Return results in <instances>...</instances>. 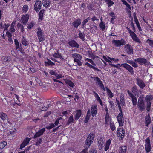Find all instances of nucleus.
I'll return each mask as SVG.
<instances>
[{
    "mask_svg": "<svg viewBox=\"0 0 153 153\" xmlns=\"http://www.w3.org/2000/svg\"><path fill=\"white\" fill-rule=\"evenodd\" d=\"M71 55L73 58L74 59V62H76L79 66H81L82 64L81 60L82 58V56L79 54L76 53L72 54Z\"/></svg>",
    "mask_w": 153,
    "mask_h": 153,
    "instance_id": "f257e3e1",
    "label": "nucleus"
},
{
    "mask_svg": "<svg viewBox=\"0 0 153 153\" xmlns=\"http://www.w3.org/2000/svg\"><path fill=\"white\" fill-rule=\"evenodd\" d=\"M112 43L114 46L117 47H120L121 46L125 45L126 44V42L125 39H121L120 40H113L112 41Z\"/></svg>",
    "mask_w": 153,
    "mask_h": 153,
    "instance_id": "f03ea898",
    "label": "nucleus"
},
{
    "mask_svg": "<svg viewBox=\"0 0 153 153\" xmlns=\"http://www.w3.org/2000/svg\"><path fill=\"white\" fill-rule=\"evenodd\" d=\"M36 34L39 41V42H42L45 40V38L44 36V32L43 30L40 27L38 28Z\"/></svg>",
    "mask_w": 153,
    "mask_h": 153,
    "instance_id": "7ed1b4c3",
    "label": "nucleus"
},
{
    "mask_svg": "<svg viewBox=\"0 0 153 153\" xmlns=\"http://www.w3.org/2000/svg\"><path fill=\"white\" fill-rule=\"evenodd\" d=\"M95 135L94 133H91L87 137L85 142V144L88 147L91 145L93 142Z\"/></svg>",
    "mask_w": 153,
    "mask_h": 153,
    "instance_id": "20e7f679",
    "label": "nucleus"
},
{
    "mask_svg": "<svg viewBox=\"0 0 153 153\" xmlns=\"http://www.w3.org/2000/svg\"><path fill=\"white\" fill-rule=\"evenodd\" d=\"M137 106L138 109L140 111H143L145 110L146 108L145 105L142 99H138Z\"/></svg>",
    "mask_w": 153,
    "mask_h": 153,
    "instance_id": "39448f33",
    "label": "nucleus"
},
{
    "mask_svg": "<svg viewBox=\"0 0 153 153\" xmlns=\"http://www.w3.org/2000/svg\"><path fill=\"white\" fill-rule=\"evenodd\" d=\"M124 48L125 51L128 54L131 55L133 53V48L129 44L125 45Z\"/></svg>",
    "mask_w": 153,
    "mask_h": 153,
    "instance_id": "423d86ee",
    "label": "nucleus"
},
{
    "mask_svg": "<svg viewBox=\"0 0 153 153\" xmlns=\"http://www.w3.org/2000/svg\"><path fill=\"white\" fill-rule=\"evenodd\" d=\"M120 67H123L126 69L128 70V71L132 74L134 73L133 68L129 65L127 63L122 64L121 65L119 64Z\"/></svg>",
    "mask_w": 153,
    "mask_h": 153,
    "instance_id": "0eeeda50",
    "label": "nucleus"
},
{
    "mask_svg": "<svg viewBox=\"0 0 153 153\" xmlns=\"http://www.w3.org/2000/svg\"><path fill=\"white\" fill-rule=\"evenodd\" d=\"M117 135L118 137H120L121 138H123L125 135V131L123 128L119 126L117 128Z\"/></svg>",
    "mask_w": 153,
    "mask_h": 153,
    "instance_id": "6e6552de",
    "label": "nucleus"
},
{
    "mask_svg": "<svg viewBox=\"0 0 153 153\" xmlns=\"http://www.w3.org/2000/svg\"><path fill=\"white\" fill-rule=\"evenodd\" d=\"M145 150L146 152L148 153L151 150V146L150 145V140L149 138H148L145 140Z\"/></svg>",
    "mask_w": 153,
    "mask_h": 153,
    "instance_id": "1a4fd4ad",
    "label": "nucleus"
},
{
    "mask_svg": "<svg viewBox=\"0 0 153 153\" xmlns=\"http://www.w3.org/2000/svg\"><path fill=\"white\" fill-rule=\"evenodd\" d=\"M127 92L129 97L131 98V100L133 105L134 106L136 105L137 102L136 97L129 90H128Z\"/></svg>",
    "mask_w": 153,
    "mask_h": 153,
    "instance_id": "9d476101",
    "label": "nucleus"
},
{
    "mask_svg": "<svg viewBox=\"0 0 153 153\" xmlns=\"http://www.w3.org/2000/svg\"><path fill=\"white\" fill-rule=\"evenodd\" d=\"M29 18V16L27 14L22 16L20 19L21 23L24 25H26L28 22Z\"/></svg>",
    "mask_w": 153,
    "mask_h": 153,
    "instance_id": "9b49d317",
    "label": "nucleus"
},
{
    "mask_svg": "<svg viewBox=\"0 0 153 153\" xmlns=\"http://www.w3.org/2000/svg\"><path fill=\"white\" fill-rule=\"evenodd\" d=\"M97 142L99 149L100 150L104 147V141L103 138L102 137H99L97 139Z\"/></svg>",
    "mask_w": 153,
    "mask_h": 153,
    "instance_id": "f8f14e48",
    "label": "nucleus"
},
{
    "mask_svg": "<svg viewBox=\"0 0 153 153\" xmlns=\"http://www.w3.org/2000/svg\"><path fill=\"white\" fill-rule=\"evenodd\" d=\"M42 6V3L39 0H37L34 6L35 10L37 12H38L41 9Z\"/></svg>",
    "mask_w": 153,
    "mask_h": 153,
    "instance_id": "ddd939ff",
    "label": "nucleus"
},
{
    "mask_svg": "<svg viewBox=\"0 0 153 153\" xmlns=\"http://www.w3.org/2000/svg\"><path fill=\"white\" fill-rule=\"evenodd\" d=\"M91 112L92 117H94L97 113V107L96 104L92 105L91 108Z\"/></svg>",
    "mask_w": 153,
    "mask_h": 153,
    "instance_id": "4468645a",
    "label": "nucleus"
},
{
    "mask_svg": "<svg viewBox=\"0 0 153 153\" xmlns=\"http://www.w3.org/2000/svg\"><path fill=\"white\" fill-rule=\"evenodd\" d=\"M94 80L98 84L100 88L103 89V90L105 91V88H104V85L100 79L97 77H94Z\"/></svg>",
    "mask_w": 153,
    "mask_h": 153,
    "instance_id": "2eb2a0df",
    "label": "nucleus"
},
{
    "mask_svg": "<svg viewBox=\"0 0 153 153\" xmlns=\"http://www.w3.org/2000/svg\"><path fill=\"white\" fill-rule=\"evenodd\" d=\"M137 84L142 89H143L146 86L144 81L140 79L137 78L136 79Z\"/></svg>",
    "mask_w": 153,
    "mask_h": 153,
    "instance_id": "dca6fc26",
    "label": "nucleus"
},
{
    "mask_svg": "<svg viewBox=\"0 0 153 153\" xmlns=\"http://www.w3.org/2000/svg\"><path fill=\"white\" fill-rule=\"evenodd\" d=\"M117 119L119 125L120 126H123L124 123V119L122 113H119L117 116Z\"/></svg>",
    "mask_w": 153,
    "mask_h": 153,
    "instance_id": "f3484780",
    "label": "nucleus"
},
{
    "mask_svg": "<svg viewBox=\"0 0 153 153\" xmlns=\"http://www.w3.org/2000/svg\"><path fill=\"white\" fill-rule=\"evenodd\" d=\"M135 61H137L139 64L140 65H145L146 62L147 61L146 59L144 58H139L135 59Z\"/></svg>",
    "mask_w": 153,
    "mask_h": 153,
    "instance_id": "a211bd4d",
    "label": "nucleus"
},
{
    "mask_svg": "<svg viewBox=\"0 0 153 153\" xmlns=\"http://www.w3.org/2000/svg\"><path fill=\"white\" fill-rule=\"evenodd\" d=\"M130 35L134 41L139 43H141V42L140 39L137 37L136 34L134 32Z\"/></svg>",
    "mask_w": 153,
    "mask_h": 153,
    "instance_id": "6ab92c4d",
    "label": "nucleus"
},
{
    "mask_svg": "<svg viewBox=\"0 0 153 153\" xmlns=\"http://www.w3.org/2000/svg\"><path fill=\"white\" fill-rule=\"evenodd\" d=\"M151 119L149 114H148L145 117V123L146 126H148L149 124L151 123Z\"/></svg>",
    "mask_w": 153,
    "mask_h": 153,
    "instance_id": "aec40b11",
    "label": "nucleus"
},
{
    "mask_svg": "<svg viewBox=\"0 0 153 153\" xmlns=\"http://www.w3.org/2000/svg\"><path fill=\"white\" fill-rule=\"evenodd\" d=\"M111 141V140L109 139L106 142L104 145V149L105 151H106L109 149Z\"/></svg>",
    "mask_w": 153,
    "mask_h": 153,
    "instance_id": "412c9836",
    "label": "nucleus"
},
{
    "mask_svg": "<svg viewBox=\"0 0 153 153\" xmlns=\"http://www.w3.org/2000/svg\"><path fill=\"white\" fill-rule=\"evenodd\" d=\"M69 45L72 47H76L79 48V45L74 40H71L68 43Z\"/></svg>",
    "mask_w": 153,
    "mask_h": 153,
    "instance_id": "4be33fe9",
    "label": "nucleus"
},
{
    "mask_svg": "<svg viewBox=\"0 0 153 153\" xmlns=\"http://www.w3.org/2000/svg\"><path fill=\"white\" fill-rule=\"evenodd\" d=\"M9 26L8 24L2 25L1 23H0V31H5L8 28Z\"/></svg>",
    "mask_w": 153,
    "mask_h": 153,
    "instance_id": "5701e85b",
    "label": "nucleus"
},
{
    "mask_svg": "<svg viewBox=\"0 0 153 153\" xmlns=\"http://www.w3.org/2000/svg\"><path fill=\"white\" fill-rule=\"evenodd\" d=\"M45 131V128L40 129L39 131L37 132L34 136V138H36L43 134V133Z\"/></svg>",
    "mask_w": 153,
    "mask_h": 153,
    "instance_id": "b1692460",
    "label": "nucleus"
},
{
    "mask_svg": "<svg viewBox=\"0 0 153 153\" xmlns=\"http://www.w3.org/2000/svg\"><path fill=\"white\" fill-rule=\"evenodd\" d=\"M81 20L80 19H78L76 20L73 22L72 23L73 25L75 28H77L78 26L81 24Z\"/></svg>",
    "mask_w": 153,
    "mask_h": 153,
    "instance_id": "393cba45",
    "label": "nucleus"
},
{
    "mask_svg": "<svg viewBox=\"0 0 153 153\" xmlns=\"http://www.w3.org/2000/svg\"><path fill=\"white\" fill-rule=\"evenodd\" d=\"M134 21H135V24L136 25L139 30V31H141L142 30L141 28L140 27V24L139 22L138 21V20L137 17V16H136L135 15L134 16Z\"/></svg>",
    "mask_w": 153,
    "mask_h": 153,
    "instance_id": "a878e982",
    "label": "nucleus"
},
{
    "mask_svg": "<svg viewBox=\"0 0 153 153\" xmlns=\"http://www.w3.org/2000/svg\"><path fill=\"white\" fill-rule=\"evenodd\" d=\"M93 93L94 94V96L96 100L99 102L100 105L102 106H103L102 102L98 94L94 91H93Z\"/></svg>",
    "mask_w": 153,
    "mask_h": 153,
    "instance_id": "bb28decb",
    "label": "nucleus"
},
{
    "mask_svg": "<svg viewBox=\"0 0 153 153\" xmlns=\"http://www.w3.org/2000/svg\"><path fill=\"white\" fill-rule=\"evenodd\" d=\"M153 100V95H148L145 97V100L146 102H151Z\"/></svg>",
    "mask_w": 153,
    "mask_h": 153,
    "instance_id": "cd10ccee",
    "label": "nucleus"
},
{
    "mask_svg": "<svg viewBox=\"0 0 153 153\" xmlns=\"http://www.w3.org/2000/svg\"><path fill=\"white\" fill-rule=\"evenodd\" d=\"M35 22L33 21H32L31 22H29L27 24V27L29 29H31L35 25Z\"/></svg>",
    "mask_w": 153,
    "mask_h": 153,
    "instance_id": "c85d7f7f",
    "label": "nucleus"
},
{
    "mask_svg": "<svg viewBox=\"0 0 153 153\" xmlns=\"http://www.w3.org/2000/svg\"><path fill=\"white\" fill-rule=\"evenodd\" d=\"M43 6L45 7H50L51 1L49 0H44L42 1Z\"/></svg>",
    "mask_w": 153,
    "mask_h": 153,
    "instance_id": "c756f323",
    "label": "nucleus"
},
{
    "mask_svg": "<svg viewBox=\"0 0 153 153\" xmlns=\"http://www.w3.org/2000/svg\"><path fill=\"white\" fill-rule=\"evenodd\" d=\"M0 117L3 121H4L7 119V116L6 114L1 112H0Z\"/></svg>",
    "mask_w": 153,
    "mask_h": 153,
    "instance_id": "7c9ffc66",
    "label": "nucleus"
},
{
    "mask_svg": "<svg viewBox=\"0 0 153 153\" xmlns=\"http://www.w3.org/2000/svg\"><path fill=\"white\" fill-rule=\"evenodd\" d=\"M127 147L126 146H122L120 148L119 153H126Z\"/></svg>",
    "mask_w": 153,
    "mask_h": 153,
    "instance_id": "2f4dec72",
    "label": "nucleus"
},
{
    "mask_svg": "<svg viewBox=\"0 0 153 153\" xmlns=\"http://www.w3.org/2000/svg\"><path fill=\"white\" fill-rule=\"evenodd\" d=\"M16 24V21H13L10 27V31L12 32H14L15 31L14 28Z\"/></svg>",
    "mask_w": 153,
    "mask_h": 153,
    "instance_id": "473e14b6",
    "label": "nucleus"
},
{
    "mask_svg": "<svg viewBox=\"0 0 153 153\" xmlns=\"http://www.w3.org/2000/svg\"><path fill=\"white\" fill-rule=\"evenodd\" d=\"M45 10H41L39 13V19L42 21L43 19V14L44 13Z\"/></svg>",
    "mask_w": 153,
    "mask_h": 153,
    "instance_id": "72a5a7b5",
    "label": "nucleus"
},
{
    "mask_svg": "<svg viewBox=\"0 0 153 153\" xmlns=\"http://www.w3.org/2000/svg\"><path fill=\"white\" fill-rule=\"evenodd\" d=\"M90 116L91 114L90 113V110L88 109L87 114V116L84 120V122L85 123H87L88 121Z\"/></svg>",
    "mask_w": 153,
    "mask_h": 153,
    "instance_id": "f704fd0d",
    "label": "nucleus"
},
{
    "mask_svg": "<svg viewBox=\"0 0 153 153\" xmlns=\"http://www.w3.org/2000/svg\"><path fill=\"white\" fill-rule=\"evenodd\" d=\"M21 42L22 44L25 46H28L29 44V42L26 40V39L24 37H23L22 39Z\"/></svg>",
    "mask_w": 153,
    "mask_h": 153,
    "instance_id": "c9c22d12",
    "label": "nucleus"
},
{
    "mask_svg": "<svg viewBox=\"0 0 153 153\" xmlns=\"http://www.w3.org/2000/svg\"><path fill=\"white\" fill-rule=\"evenodd\" d=\"M81 111L80 110H78L76 111V113L75 116V119L78 120L81 116Z\"/></svg>",
    "mask_w": 153,
    "mask_h": 153,
    "instance_id": "e433bc0d",
    "label": "nucleus"
},
{
    "mask_svg": "<svg viewBox=\"0 0 153 153\" xmlns=\"http://www.w3.org/2000/svg\"><path fill=\"white\" fill-rule=\"evenodd\" d=\"M106 91L107 92L108 95L109 96V97L111 98L113 97V94L111 92V90L107 87H106Z\"/></svg>",
    "mask_w": 153,
    "mask_h": 153,
    "instance_id": "4c0bfd02",
    "label": "nucleus"
},
{
    "mask_svg": "<svg viewBox=\"0 0 153 153\" xmlns=\"http://www.w3.org/2000/svg\"><path fill=\"white\" fill-rule=\"evenodd\" d=\"M132 91L135 95L138 93V90L136 86L133 87L132 88Z\"/></svg>",
    "mask_w": 153,
    "mask_h": 153,
    "instance_id": "58836bf2",
    "label": "nucleus"
},
{
    "mask_svg": "<svg viewBox=\"0 0 153 153\" xmlns=\"http://www.w3.org/2000/svg\"><path fill=\"white\" fill-rule=\"evenodd\" d=\"M105 2L107 3L108 7H110L114 4V2L111 0H105Z\"/></svg>",
    "mask_w": 153,
    "mask_h": 153,
    "instance_id": "ea45409f",
    "label": "nucleus"
},
{
    "mask_svg": "<svg viewBox=\"0 0 153 153\" xmlns=\"http://www.w3.org/2000/svg\"><path fill=\"white\" fill-rule=\"evenodd\" d=\"M74 120L73 116H70L68 118L67 123V125H69L71 123L73 122Z\"/></svg>",
    "mask_w": 153,
    "mask_h": 153,
    "instance_id": "a19ab883",
    "label": "nucleus"
},
{
    "mask_svg": "<svg viewBox=\"0 0 153 153\" xmlns=\"http://www.w3.org/2000/svg\"><path fill=\"white\" fill-rule=\"evenodd\" d=\"M120 101L121 104L122 106H124L125 104V102L123 98V96L122 94L120 96Z\"/></svg>",
    "mask_w": 153,
    "mask_h": 153,
    "instance_id": "79ce46f5",
    "label": "nucleus"
},
{
    "mask_svg": "<svg viewBox=\"0 0 153 153\" xmlns=\"http://www.w3.org/2000/svg\"><path fill=\"white\" fill-rule=\"evenodd\" d=\"M48 61L47 62H45V65H48L53 66L55 64L54 63L51 62L50 59H48Z\"/></svg>",
    "mask_w": 153,
    "mask_h": 153,
    "instance_id": "37998d69",
    "label": "nucleus"
},
{
    "mask_svg": "<svg viewBox=\"0 0 153 153\" xmlns=\"http://www.w3.org/2000/svg\"><path fill=\"white\" fill-rule=\"evenodd\" d=\"M66 83L71 87H73L74 85L73 82L70 80H68L65 81Z\"/></svg>",
    "mask_w": 153,
    "mask_h": 153,
    "instance_id": "c03bdc74",
    "label": "nucleus"
},
{
    "mask_svg": "<svg viewBox=\"0 0 153 153\" xmlns=\"http://www.w3.org/2000/svg\"><path fill=\"white\" fill-rule=\"evenodd\" d=\"M7 143L5 141L0 142V149H3L7 145Z\"/></svg>",
    "mask_w": 153,
    "mask_h": 153,
    "instance_id": "a18cd8bd",
    "label": "nucleus"
},
{
    "mask_svg": "<svg viewBox=\"0 0 153 153\" xmlns=\"http://www.w3.org/2000/svg\"><path fill=\"white\" fill-rule=\"evenodd\" d=\"M90 19V17H88L86 19L84 20L82 22V25L83 27H84L85 25L86 24Z\"/></svg>",
    "mask_w": 153,
    "mask_h": 153,
    "instance_id": "49530a36",
    "label": "nucleus"
},
{
    "mask_svg": "<svg viewBox=\"0 0 153 153\" xmlns=\"http://www.w3.org/2000/svg\"><path fill=\"white\" fill-rule=\"evenodd\" d=\"M55 76L56 77V79H59L63 78L64 77V75L60 74H58L57 72Z\"/></svg>",
    "mask_w": 153,
    "mask_h": 153,
    "instance_id": "de8ad7c7",
    "label": "nucleus"
},
{
    "mask_svg": "<svg viewBox=\"0 0 153 153\" xmlns=\"http://www.w3.org/2000/svg\"><path fill=\"white\" fill-rule=\"evenodd\" d=\"M85 61H88V62L91 63L92 65H93L94 66L96 65V64L94 62V61L92 59H90L86 58L85 59Z\"/></svg>",
    "mask_w": 153,
    "mask_h": 153,
    "instance_id": "09e8293b",
    "label": "nucleus"
},
{
    "mask_svg": "<svg viewBox=\"0 0 153 153\" xmlns=\"http://www.w3.org/2000/svg\"><path fill=\"white\" fill-rule=\"evenodd\" d=\"M85 61H88V62L91 63L92 65H93L94 66L96 65V64L94 62V61L92 59H90L86 58L85 59Z\"/></svg>",
    "mask_w": 153,
    "mask_h": 153,
    "instance_id": "8fccbe9b",
    "label": "nucleus"
},
{
    "mask_svg": "<svg viewBox=\"0 0 153 153\" xmlns=\"http://www.w3.org/2000/svg\"><path fill=\"white\" fill-rule=\"evenodd\" d=\"M146 103V109L147 111L149 112L150 110L151 107V102H147Z\"/></svg>",
    "mask_w": 153,
    "mask_h": 153,
    "instance_id": "3c124183",
    "label": "nucleus"
},
{
    "mask_svg": "<svg viewBox=\"0 0 153 153\" xmlns=\"http://www.w3.org/2000/svg\"><path fill=\"white\" fill-rule=\"evenodd\" d=\"M99 26L102 31L104 30L105 27V24L103 22H101L99 24Z\"/></svg>",
    "mask_w": 153,
    "mask_h": 153,
    "instance_id": "603ef678",
    "label": "nucleus"
},
{
    "mask_svg": "<svg viewBox=\"0 0 153 153\" xmlns=\"http://www.w3.org/2000/svg\"><path fill=\"white\" fill-rule=\"evenodd\" d=\"M146 42L149 44V45L152 47L153 48V40L150 39H147L146 41Z\"/></svg>",
    "mask_w": 153,
    "mask_h": 153,
    "instance_id": "864d4df0",
    "label": "nucleus"
},
{
    "mask_svg": "<svg viewBox=\"0 0 153 153\" xmlns=\"http://www.w3.org/2000/svg\"><path fill=\"white\" fill-rule=\"evenodd\" d=\"M49 73L51 75H56L57 72L54 70H50L48 71Z\"/></svg>",
    "mask_w": 153,
    "mask_h": 153,
    "instance_id": "5fc2aeb1",
    "label": "nucleus"
},
{
    "mask_svg": "<svg viewBox=\"0 0 153 153\" xmlns=\"http://www.w3.org/2000/svg\"><path fill=\"white\" fill-rule=\"evenodd\" d=\"M125 5L126 7V10L129 13L131 12L130 10L131 9V7L130 5L127 3V4Z\"/></svg>",
    "mask_w": 153,
    "mask_h": 153,
    "instance_id": "6e6d98bb",
    "label": "nucleus"
},
{
    "mask_svg": "<svg viewBox=\"0 0 153 153\" xmlns=\"http://www.w3.org/2000/svg\"><path fill=\"white\" fill-rule=\"evenodd\" d=\"M125 5L126 7V10L129 13L131 12L130 10L131 9V7L130 5L127 3V4Z\"/></svg>",
    "mask_w": 153,
    "mask_h": 153,
    "instance_id": "4d7b16f0",
    "label": "nucleus"
},
{
    "mask_svg": "<svg viewBox=\"0 0 153 153\" xmlns=\"http://www.w3.org/2000/svg\"><path fill=\"white\" fill-rule=\"evenodd\" d=\"M28 10V6L27 5H24L23 7V12L25 13Z\"/></svg>",
    "mask_w": 153,
    "mask_h": 153,
    "instance_id": "13d9d810",
    "label": "nucleus"
},
{
    "mask_svg": "<svg viewBox=\"0 0 153 153\" xmlns=\"http://www.w3.org/2000/svg\"><path fill=\"white\" fill-rule=\"evenodd\" d=\"M30 139H31L30 138H26L24 139L23 142L25 143V145H27L28 144Z\"/></svg>",
    "mask_w": 153,
    "mask_h": 153,
    "instance_id": "bf43d9fd",
    "label": "nucleus"
},
{
    "mask_svg": "<svg viewBox=\"0 0 153 153\" xmlns=\"http://www.w3.org/2000/svg\"><path fill=\"white\" fill-rule=\"evenodd\" d=\"M14 42L16 46V49L17 50L19 49V42L18 40L16 39H15Z\"/></svg>",
    "mask_w": 153,
    "mask_h": 153,
    "instance_id": "052dcab7",
    "label": "nucleus"
},
{
    "mask_svg": "<svg viewBox=\"0 0 153 153\" xmlns=\"http://www.w3.org/2000/svg\"><path fill=\"white\" fill-rule=\"evenodd\" d=\"M79 38L83 41L85 39V35L84 34L80 32L79 33Z\"/></svg>",
    "mask_w": 153,
    "mask_h": 153,
    "instance_id": "680f3d73",
    "label": "nucleus"
},
{
    "mask_svg": "<svg viewBox=\"0 0 153 153\" xmlns=\"http://www.w3.org/2000/svg\"><path fill=\"white\" fill-rule=\"evenodd\" d=\"M55 126L54 125V124H53V123H51L49 125V126H46V128L48 129H50L53 128Z\"/></svg>",
    "mask_w": 153,
    "mask_h": 153,
    "instance_id": "e2e57ef3",
    "label": "nucleus"
},
{
    "mask_svg": "<svg viewBox=\"0 0 153 153\" xmlns=\"http://www.w3.org/2000/svg\"><path fill=\"white\" fill-rule=\"evenodd\" d=\"M102 57L104 60H105L106 62L109 63L111 62L109 58H108V57H106L105 56H103Z\"/></svg>",
    "mask_w": 153,
    "mask_h": 153,
    "instance_id": "0e129e2a",
    "label": "nucleus"
},
{
    "mask_svg": "<svg viewBox=\"0 0 153 153\" xmlns=\"http://www.w3.org/2000/svg\"><path fill=\"white\" fill-rule=\"evenodd\" d=\"M109 102L111 108H114V104L113 102L111 100H110L109 101Z\"/></svg>",
    "mask_w": 153,
    "mask_h": 153,
    "instance_id": "69168bd1",
    "label": "nucleus"
},
{
    "mask_svg": "<svg viewBox=\"0 0 153 153\" xmlns=\"http://www.w3.org/2000/svg\"><path fill=\"white\" fill-rule=\"evenodd\" d=\"M110 128L112 131L115 130L116 128L114 124H110Z\"/></svg>",
    "mask_w": 153,
    "mask_h": 153,
    "instance_id": "338daca9",
    "label": "nucleus"
},
{
    "mask_svg": "<svg viewBox=\"0 0 153 153\" xmlns=\"http://www.w3.org/2000/svg\"><path fill=\"white\" fill-rule=\"evenodd\" d=\"M89 153H97V151L95 149H92L89 151Z\"/></svg>",
    "mask_w": 153,
    "mask_h": 153,
    "instance_id": "774afa93",
    "label": "nucleus"
}]
</instances>
